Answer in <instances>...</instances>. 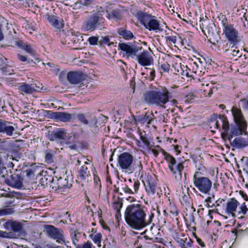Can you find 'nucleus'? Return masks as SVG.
Masks as SVG:
<instances>
[{
	"mask_svg": "<svg viewBox=\"0 0 248 248\" xmlns=\"http://www.w3.org/2000/svg\"><path fill=\"white\" fill-rule=\"evenodd\" d=\"M144 208V206L135 203L130 204L126 207L124 212L125 220L132 228L140 230L146 227L152 222L154 214L151 213L147 219Z\"/></svg>",
	"mask_w": 248,
	"mask_h": 248,
	"instance_id": "f257e3e1",
	"label": "nucleus"
},
{
	"mask_svg": "<svg viewBox=\"0 0 248 248\" xmlns=\"http://www.w3.org/2000/svg\"><path fill=\"white\" fill-rule=\"evenodd\" d=\"M117 167L123 172L140 175L142 171V165L140 160H135L133 156L128 152H124L118 155Z\"/></svg>",
	"mask_w": 248,
	"mask_h": 248,
	"instance_id": "f03ea898",
	"label": "nucleus"
},
{
	"mask_svg": "<svg viewBox=\"0 0 248 248\" xmlns=\"http://www.w3.org/2000/svg\"><path fill=\"white\" fill-rule=\"evenodd\" d=\"M173 97L172 94L166 88L155 89L146 92L143 94L144 101L149 105H155L163 108Z\"/></svg>",
	"mask_w": 248,
	"mask_h": 248,
	"instance_id": "7ed1b4c3",
	"label": "nucleus"
},
{
	"mask_svg": "<svg viewBox=\"0 0 248 248\" xmlns=\"http://www.w3.org/2000/svg\"><path fill=\"white\" fill-rule=\"evenodd\" d=\"M47 137L48 139L52 141H55L60 146L64 145H68L71 149H76L77 145L74 143V138L67 135L65 130L59 129L52 131H48Z\"/></svg>",
	"mask_w": 248,
	"mask_h": 248,
	"instance_id": "20e7f679",
	"label": "nucleus"
},
{
	"mask_svg": "<svg viewBox=\"0 0 248 248\" xmlns=\"http://www.w3.org/2000/svg\"><path fill=\"white\" fill-rule=\"evenodd\" d=\"M136 16L140 23L149 31H154L155 32L163 31V29L160 27V21L156 19L155 16L141 11H139L136 14Z\"/></svg>",
	"mask_w": 248,
	"mask_h": 248,
	"instance_id": "39448f33",
	"label": "nucleus"
},
{
	"mask_svg": "<svg viewBox=\"0 0 248 248\" xmlns=\"http://www.w3.org/2000/svg\"><path fill=\"white\" fill-rule=\"evenodd\" d=\"M105 19L103 15L98 12L91 14L87 19L84 21L82 28L86 31H93L95 30H100L105 25Z\"/></svg>",
	"mask_w": 248,
	"mask_h": 248,
	"instance_id": "423d86ee",
	"label": "nucleus"
},
{
	"mask_svg": "<svg viewBox=\"0 0 248 248\" xmlns=\"http://www.w3.org/2000/svg\"><path fill=\"white\" fill-rule=\"evenodd\" d=\"M193 184L202 193L209 194L212 188V182L207 177L202 176L201 172L196 171L193 175Z\"/></svg>",
	"mask_w": 248,
	"mask_h": 248,
	"instance_id": "0eeeda50",
	"label": "nucleus"
},
{
	"mask_svg": "<svg viewBox=\"0 0 248 248\" xmlns=\"http://www.w3.org/2000/svg\"><path fill=\"white\" fill-rule=\"evenodd\" d=\"M72 186V180L66 174L62 177H55L51 186L58 193H62L67 191Z\"/></svg>",
	"mask_w": 248,
	"mask_h": 248,
	"instance_id": "6e6552de",
	"label": "nucleus"
},
{
	"mask_svg": "<svg viewBox=\"0 0 248 248\" xmlns=\"http://www.w3.org/2000/svg\"><path fill=\"white\" fill-rule=\"evenodd\" d=\"M118 50H121L123 55L127 58L135 59L138 53L142 50V47L130 43H120L118 44Z\"/></svg>",
	"mask_w": 248,
	"mask_h": 248,
	"instance_id": "1a4fd4ad",
	"label": "nucleus"
},
{
	"mask_svg": "<svg viewBox=\"0 0 248 248\" xmlns=\"http://www.w3.org/2000/svg\"><path fill=\"white\" fill-rule=\"evenodd\" d=\"M45 229L47 235L61 244L65 243V236L63 231L52 225H46Z\"/></svg>",
	"mask_w": 248,
	"mask_h": 248,
	"instance_id": "9d476101",
	"label": "nucleus"
},
{
	"mask_svg": "<svg viewBox=\"0 0 248 248\" xmlns=\"http://www.w3.org/2000/svg\"><path fill=\"white\" fill-rule=\"evenodd\" d=\"M231 111L235 124L241 128H247V123L241 109L233 106Z\"/></svg>",
	"mask_w": 248,
	"mask_h": 248,
	"instance_id": "9b49d317",
	"label": "nucleus"
},
{
	"mask_svg": "<svg viewBox=\"0 0 248 248\" xmlns=\"http://www.w3.org/2000/svg\"><path fill=\"white\" fill-rule=\"evenodd\" d=\"M126 11L123 7H116L110 10H106V16L110 21H120L124 17V14Z\"/></svg>",
	"mask_w": 248,
	"mask_h": 248,
	"instance_id": "f8f14e48",
	"label": "nucleus"
},
{
	"mask_svg": "<svg viewBox=\"0 0 248 248\" xmlns=\"http://www.w3.org/2000/svg\"><path fill=\"white\" fill-rule=\"evenodd\" d=\"M164 155L170 171L177 170H184L185 161H177L173 156L166 152L164 153Z\"/></svg>",
	"mask_w": 248,
	"mask_h": 248,
	"instance_id": "ddd939ff",
	"label": "nucleus"
},
{
	"mask_svg": "<svg viewBox=\"0 0 248 248\" xmlns=\"http://www.w3.org/2000/svg\"><path fill=\"white\" fill-rule=\"evenodd\" d=\"M135 59L142 66H151L154 64V59L147 50H143L141 53L139 52Z\"/></svg>",
	"mask_w": 248,
	"mask_h": 248,
	"instance_id": "4468645a",
	"label": "nucleus"
},
{
	"mask_svg": "<svg viewBox=\"0 0 248 248\" xmlns=\"http://www.w3.org/2000/svg\"><path fill=\"white\" fill-rule=\"evenodd\" d=\"M144 186L149 196H154L157 192L156 180L154 176L148 175L146 178V182L144 183Z\"/></svg>",
	"mask_w": 248,
	"mask_h": 248,
	"instance_id": "2eb2a0df",
	"label": "nucleus"
},
{
	"mask_svg": "<svg viewBox=\"0 0 248 248\" xmlns=\"http://www.w3.org/2000/svg\"><path fill=\"white\" fill-rule=\"evenodd\" d=\"M23 178L17 174H12L9 178L4 179V182L8 185L17 188L23 187Z\"/></svg>",
	"mask_w": 248,
	"mask_h": 248,
	"instance_id": "dca6fc26",
	"label": "nucleus"
},
{
	"mask_svg": "<svg viewBox=\"0 0 248 248\" xmlns=\"http://www.w3.org/2000/svg\"><path fill=\"white\" fill-rule=\"evenodd\" d=\"M223 33L229 41L232 43L237 42L238 31L234 28L233 25L223 29Z\"/></svg>",
	"mask_w": 248,
	"mask_h": 248,
	"instance_id": "f3484780",
	"label": "nucleus"
},
{
	"mask_svg": "<svg viewBox=\"0 0 248 248\" xmlns=\"http://www.w3.org/2000/svg\"><path fill=\"white\" fill-rule=\"evenodd\" d=\"M67 78L71 84H77L84 80L86 78V75L82 72L70 71L68 73Z\"/></svg>",
	"mask_w": 248,
	"mask_h": 248,
	"instance_id": "a211bd4d",
	"label": "nucleus"
},
{
	"mask_svg": "<svg viewBox=\"0 0 248 248\" xmlns=\"http://www.w3.org/2000/svg\"><path fill=\"white\" fill-rule=\"evenodd\" d=\"M15 127L11 123L3 119H0V134H5L8 136L13 135Z\"/></svg>",
	"mask_w": 248,
	"mask_h": 248,
	"instance_id": "6ab92c4d",
	"label": "nucleus"
},
{
	"mask_svg": "<svg viewBox=\"0 0 248 248\" xmlns=\"http://www.w3.org/2000/svg\"><path fill=\"white\" fill-rule=\"evenodd\" d=\"M6 228L7 230H11L17 235V238L19 235V233L21 232L23 229V224L17 221H9L6 223Z\"/></svg>",
	"mask_w": 248,
	"mask_h": 248,
	"instance_id": "aec40b11",
	"label": "nucleus"
},
{
	"mask_svg": "<svg viewBox=\"0 0 248 248\" xmlns=\"http://www.w3.org/2000/svg\"><path fill=\"white\" fill-rule=\"evenodd\" d=\"M239 205V202L235 198L231 199L226 204V211L228 215L235 217L237 208Z\"/></svg>",
	"mask_w": 248,
	"mask_h": 248,
	"instance_id": "412c9836",
	"label": "nucleus"
},
{
	"mask_svg": "<svg viewBox=\"0 0 248 248\" xmlns=\"http://www.w3.org/2000/svg\"><path fill=\"white\" fill-rule=\"evenodd\" d=\"M51 117L63 122H66L70 121L74 118L75 114L65 112H52Z\"/></svg>",
	"mask_w": 248,
	"mask_h": 248,
	"instance_id": "4be33fe9",
	"label": "nucleus"
},
{
	"mask_svg": "<svg viewBox=\"0 0 248 248\" xmlns=\"http://www.w3.org/2000/svg\"><path fill=\"white\" fill-rule=\"evenodd\" d=\"M15 44L19 48L25 51L32 56L36 55V51L31 45H29L22 40H16Z\"/></svg>",
	"mask_w": 248,
	"mask_h": 248,
	"instance_id": "5701e85b",
	"label": "nucleus"
},
{
	"mask_svg": "<svg viewBox=\"0 0 248 248\" xmlns=\"http://www.w3.org/2000/svg\"><path fill=\"white\" fill-rule=\"evenodd\" d=\"M39 89V87H38L35 84H29L26 83H23L18 87V89L20 91L26 94H31L34 92L38 91Z\"/></svg>",
	"mask_w": 248,
	"mask_h": 248,
	"instance_id": "b1692460",
	"label": "nucleus"
},
{
	"mask_svg": "<svg viewBox=\"0 0 248 248\" xmlns=\"http://www.w3.org/2000/svg\"><path fill=\"white\" fill-rule=\"evenodd\" d=\"M118 34L126 40H130L135 38L133 33L125 28L121 27L117 30Z\"/></svg>",
	"mask_w": 248,
	"mask_h": 248,
	"instance_id": "393cba45",
	"label": "nucleus"
},
{
	"mask_svg": "<svg viewBox=\"0 0 248 248\" xmlns=\"http://www.w3.org/2000/svg\"><path fill=\"white\" fill-rule=\"evenodd\" d=\"M219 119L222 123V127L224 132L221 133L223 139H225V137L228 135V132L229 130V124L227 117L224 115H221L219 116Z\"/></svg>",
	"mask_w": 248,
	"mask_h": 248,
	"instance_id": "a878e982",
	"label": "nucleus"
},
{
	"mask_svg": "<svg viewBox=\"0 0 248 248\" xmlns=\"http://www.w3.org/2000/svg\"><path fill=\"white\" fill-rule=\"evenodd\" d=\"M246 129V128H241L240 126L236 125V126H234L231 128L230 133H228V135H227L226 137H225V139H227L229 141L231 142L233 136L241 134Z\"/></svg>",
	"mask_w": 248,
	"mask_h": 248,
	"instance_id": "bb28decb",
	"label": "nucleus"
},
{
	"mask_svg": "<svg viewBox=\"0 0 248 248\" xmlns=\"http://www.w3.org/2000/svg\"><path fill=\"white\" fill-rule=\"evenodd\" d=\"M230 142L232 146L237 148H242L248 145V141L241 137L236 138Z\"/></svg>",
	"mask_w": 248,
	"mask_h": 248,
	"instance_id": "cd10ccee",
	"label": "nucleus"
},
{
	"mask_svg": "<svg viewBox=\"0 0 248 248\" xmlns=\"http://www.w3.org/2000/svg\"><path fill=\"white\" fill-rule=\"evenodd\" d=\"M141 74L142 76L146 75L145 78H148L150 80H153L155 77V72L153 68L145 67Z\"/></svg>",
	"mask_w": 248,
	"mask_h": 248,
	"instance_id": "c85d7f7f",
	"label": "nucleus"
},
{
	"mask_svg": "<svg viewBox=\"0 0 248 248\" xmlns=\"http://www.w3.org/2000/svg\"><path fill=\"white\" fill-rule=\"evenodd\" d=\"M140 139L142 143H143V146L140 145V141H138V145L140 147L142 146L143 148H145L148 150H151L152 145L151 143V141L146 136L141 135L140 136Z\"/></svg>",
	"mask_w": 248,
	"mask_h": 248,
	"instance_id": "c756f323",
	"label": "nucleus"
},
{
	"mask_svg": "<svg viewBox=\"0 0 248 248\" xmlns=\"http://www.w3.org/2000/svg\"><path fill=\"white\" fill-rule=\"evenodd\" d=\"M54 178H55L52 177L49 175H45L40 179V184L44 187L46 186H47L48 185H49V186L51 187V184H52L53 180H54Z\"/></svg>",
	"mask_w": 248,
	"mask_h": 248,
	"instance_id": "7c9ffc66",
	"label": "nucleus"
},
{
	"mask_svg": "<svg viewBox=\"0 0 248 248\" xmlns=\"http://www.w3.org/2000/svg\"><path fill=\"white\" fill-rule=\"evenodd\" d=\"M248 211V208L245 202H243L238 209L237 210L236 213V216H237L239 218L242 219L244 217V216L247 214Z\"/></svg>",
	"mask_w": 248,
	"mask_h": 248,
	"instance_id": "2f4dec72",
	"label": "nucleus"
},
{
	"mask_svg": "<svg viewBox=\"0 0 248 248\" xmlns=\"http://www.w3.org/2000/svg\"><path fill=\"white\" fill-rule=\"evenodd\" d=\"M69 232L73 243L76 246L81 236V233L74 229H70Z\"/></svg>",
	"mask_w": 248,
	"mask_h": 248,
	"instance_id": "473e14b6",
	"label": "nucleus"
},
{
	"mask_svg": "<svg viewBox=\"0 0 248 248\" xmlns=\"http://www.w3.org/2000/svg\"><path fill=\"white\" fill-rule=\"evenodd\" d=\"M79 176L82 180H86L89 174L88 168L85 166H82L78 170Z\"/></svg>",
	"mask_w": 248,
	"mask_h": 248,
	"instance_id": "72a5a7b5",
	"label": "nucleus"
},
{
	"mask_svg": "<svg viewBox=\"0 0 248 248\" xmlns=\"http://www.w3.org/2000/svg\"><path fill=\"white\" fill-rule=\"evenodd\" d=\"M90 237L98 247L101 246L102 234L101 233H97L96 234H91Z\"/></svg>",
	"mask_w": 248,
	"mask_h": 248,
	"instance_id": "f704fd0d",
	"label": "nucleus"
},
{
	"mask_svg": "<svg viewBox=\"0 0 248 248\" xmlns=\"http://www.w3.org/2000/svg\"><path fill=\"white\" fill-rule=\"evenodd\" d=\"M128 182L131 188H132V191L134 194H136L138 192L139 189L140 183L138 180L132 181L131 179H128Z\"/></svg>",
	"mask_w": 248,
	"mask_h": 248,
	"instance_id": "c9c22d12",
	"label": "nucleus"
},
{
	"mask_svg": "<svg viewBox=\"0 0 248 248\" xmlns=\"http://www.w3.org/2000/svg\"><path fill=\"white\" fill-rule=\"evenodd\" d=\"M0 236L5 238H16L17 235L12 232H6L0 230Z\"/></svg>",
	"mask_w": 248,
	"mask_h": 248,
	"instance_id": "e433bc0d",
	"label": "nucleus"
},
{
	"mask_svg": "<svg viewBox=\"0 0 248 248\" xmlns=\"http://www.w3.org/2000/svg\"><path fill=\"white\" fill-rule=\"evenodd\" d=\"M110 39L109 36H102L101 39L98 41V44L102 46V45H108V46L111 45V43H109Z\"/></svg>",
	"mask_w": 248,
	"mask_h": 248,
	"instance_id": "4c0bfd02",
	"label": "nucleus"
},
{
	"mask_svg": "<svg viewBox=\"0 0 248 248\" xmlns=\"http://www.w3.org/2000/svg\"><path fill=\"white\" fill-rule=\"evenodd\" d=\"M205 17V19H204L203 17L202 18L201 17H200V26L202 31H203L204 29H206L207 27V24H208L209 22V20L207 18L206 16Z\"/></svg>",
	"mask_w": 248,
	"mask_h": 248,
	"instance_id": "58836bf2",
	"label": "nucleus"
},
{
	"mask_svg": "<svg viewBox=\"0 0 248 248\" xmlns=\"http://www.w3.org/2000/svg\"><path fill=\"white\" fill-rule=\"evenodd\" d=\"M183 170H176L171 171L176 181L178 182L181 180L182 177V172Z\"/></svg>",
	"mask_w": 248,
	"mask_h": 248,
	"instance_id": "ea45409f",
	"label": "nucleus"
},
{
	"mask_svg": "<svg viewBox=\"0 0 248 248\" xmlns=\"http://www.w3.org/2000/svg\"><path fill=\"white\" fill-rule=\"evenodd\" d=\"M53 152L51 149H47L46 151L45 160L48 163H51L53 161Z\"/></svg>",
	"mask_w": 248,
	"mask_h": 248,
	"instance_id": "a19ab883",
	"label": "nucleus"
},
{
	"mask_svg": "<svg viewBox=\"0 0 248 248\" xmlns=\"http://www.w3.org/2000/svg\"><path fill=\"white\" fill-rule=\"evenodd\" d=\"M239 105L241 106L242 108L244 110L248 109V96L242 99H241L239 101Z\"/></svg>",
	"mask_w": 248,
	"mask_h": 248,
	"instance_id": "79ce46f5",
	"label": "nucleus"
},
{
	"mask_svg": "<svg viewBox=\"0 0 248 248\" xmlns=\"http://www.w3.org/2000/svg\"><path fill=\"white\" fill-rule=\"evenodd\" d=\"M170 69V65L167 62H165L162 63L159 68L161 73L169 72Z\"/></svg>",
	"mask_w": 248,
	"mask_h": 248,
	"instance_id": "37998d69",
	"label": "nucleus"
},
{
	"mask_svg": "<svg viewBox=\"0 0 248 248\" xmlns=\"http://www.w3.org/2000/svg\"><path fill=\"white\" fill-rule=\"evenodd\" d=\"M112 206L114 210L119 213V210L122 208L123 202L120 201H115L113 202Z\"/></svg>",
	"mask_w": 248,
	"mask_h": 248,
	"instance_id": "c03bdc74",
	"label": "nucleus"
},
{
	"mask_svg": "<svg viewBox=\"0 0 248 248\" xmlns=\"http://www.w3.org/2000/svg\"><path fill=\"white\" fill-rule=\"evenodd\" d=\"M196 96L193 93H188L186 96L185 102L187 103H192L195 99Z\"/></svg>",
	"mask_w": 248,
	"mask_h": 248,
	"instance_id": "a18cd8bd",
	"label": "nucleus"
},
{
	"mask_svg": "<svg viewBox=\"0 0 248 248\" xmlns=\"http://www.w3.org/2000/svg\"><path fill=\"white\" fill-rule=\"evenodd\" d=\"M88 41L90 45L94 46L97 45L98 43V37L92 36L88 39Z\"/></svg>",
	"mask_w": 248,
	"mask_h": 248,
	"instance_id": "49530a36",
	"label": "nucleus"
},
{
	"mask_svg": "<svg viewBox=\"0 0 248 248\" xmlns=\"http://www.w3.org/2000/svg\"><path fill=\"white\" fill-rule=\"evenodd\" d=\"M131 186H130L129 184L125 185L123 187V190L125 193L128 194H134L132 191V188L130 187Z\"/></svg>",
	"mask_w": 248,
	"mask_h": 248,
	"instance_id": "de8ad7c7",
	"label": "nucleus"
},
{
	"mask_svg": "<svg viewBox=\"0 0 248 248\" xmlns=\"http://www.w3.org/2000/svg\"><path fill=\"white\" fill-rule=\"evenodd\" d=\"M76 248H95L92 243L89 241L84 243L82 245H78Z\"/></svg>",
	"mask_w": 248,
	"mask_h": 248,
	"instance_id": "09e8293b",
	"label": "nucleus"
},
{
	"mask_svg": "<svg viewBox=\"0 0 248 248\" xmlns=\"http://www.w3.org/2000/svg\"><path fill=\"white\" fill-rule=\"evenodd\" d=\"M193 241L189 238H185V246L183 248H191L193 245Z\"/></svg>",
	"mask_w": 248,
	"mask_h": 248,
	"instance_id": "8fccbe9b",
	"label": "nucleus"
},
{
	"mask_svg": "<svg viewBox=\"0 0 248 248\" xmlns=\"http://www.w3.org/2000/svg\"><path fill=\"white\" fill-rule=\"evenodd\" d=\"M77 118L79 121H80L82 123L87 124H88V121L86 119L85 115L83 114H78L77 115Z\"/></svg>",
	"mask_w": 248,
	"mask_h": 248,
	"instance_id": "3c124183",
	"label": "nucleus"
},
{
	"mask_svg": "<svg viewBox=\"0 0 248 248\" xmlns=\"http://www.w3.org/2000/svg\"><path fill=\"white\" fill-rule=\"evenodd\" d=\"M53 27L55 28L56 29L60 30L63 28V21H59L57 19V21H56L53 25H52Z\"/></svg>",
	"mask_w": 248,
	"mask_h": 248,
	"instance_id": "603ef678",
	"label": "nucleus"
},
{
	"mask_svg": "<svg viewBox=\"0 0 248 248\" xmlns=\"http://www.w3.org/2000/svg\"><path fill=\"white\" fill-rule=\"evenodd\" d=\"M29 178H32L34 176V170L31 169H27L23 172Z\"/></svg>",
	"mask_w": 248,
	"mask_h": 248,
	"instance_id": "864d4df0",
	"label": "nucleus"
},
{
	"mask_svg": "<svg viewBox=\"0 0 248 248\" xmlns=\"http://www.w3.org/2000/svg\"><path fill=\"white\" fill-rule=\"evenodd\" d=\"M165 39L167 41H169L173 44H175L177 40L176 37L173 35L166 36Z\"/></svg>",
	"mask_w": 248,
	"mask_h": 248,
	"instance_id": "5fc2aeb1",
	"label": "nucleus"
},
{
	"mask_svg": "<svg viewBox=\"0 0 248 248\" xmlns=\"http://www.w3.org/2000/svg\"><path fill=\"white\" fill-rule=\"evenodd\" d=\"M175 240L177 243L178 244L179 246L181 248H183V247L185 246L184 244L185 242V238L182 239L179 237H177Z\"/></svg>",
	"mask_w": 248,
	"mask_h": 248,
	"instance_id": "6e6d98bb",
	"label": "nucleus"
},
{
	"mask_svg": "<svg viewBox=\"0 0 248 248\" xmlns=\"http://www.w3.org/2000/svg\"><path fill=\"white\" fill-rule=\"evenodd\" d=\"M8 68V65L5 64V63H3L1 64H0V69L2 72L4 73L5 75L10 74L9 73H8V71L7 70Z\"/></svg>",
	"mask_w": 248,
	"mask_h": 248,
	"instance_id": "4d7b16f0",
	"label": "nucleus"
},
{
	"mask_svg": "<svg viewBox=\"0 0 248 248\" xmlns=\"http://www.w3.org/2000/svg\"><path fill=\"white\" fill-rule=\"evenodd\" d=\"M47 20L52 26L53 24L57 21V18L54 16H47Z\"/></svg>",
	"mask_w": 248,
	"mask_h": 248,
	"instance_id": "13d9d810",
	"label": "nucleus"
},
{
	"mask_svg": "<svg viewBox=\"0 0 248 248\" xmlns=\"http://www.w3.org/2000/svg\"><path fill=\"white\" fill-rule=\"evenodd\" d=\"M150 115H148L146 114L143 118L141 120V121L142 123H145L147 122L148 124H151L152 122V119L149 118Z\"/></svg>",
	"mask_w": 248,
	"mask_h": 248,
	"instance_id": "bf43d9fd",
	"label": "nucleus"
},
{
	"mask_svg": "<svg viewBox=\"0 0 248 248\" xmlns=\"http://www.w3.org/2000/svg\"><path fill=\"white\" fill-rule=\"evenodd\" d=\"M92 2V0H80L79 3L82 6L90 5Z\"/></svg>",
	"mask_w": 248,
	"mask_h": 248,
	"instance_id": "052dcab7",
	"label": "nucleus"
},
{
	"mask_svg": "<svg viewBox=\"0 0 248 248\" xmlns=\"http://www.w3.org/2000/svg\"><path fill=\"white\" fill-rule=\"evenodd\" d=\"M228 51L229 52L230 55H232L233 57L237 56L239 53V50L231 49L230 50H228Z\"/></svg>",
	"mask_w": 248,
	"mask_h": 248,
	"instance_id": "680f3d73",
	"label": "nucleus"
},
{
	"mask_svg": "<svg viewBox=\"0 0 248 248\" xmlns=\"http://www.w3.org/2000/svg\"><path fill=\"white\" fill-rule=\"evenodd\" d=\"M11 209H5L4 210H0V216H3L6 215L10 214L11 212Z\"/></svg>",
	"mask_w": 248,
	"mask_h": 248,
	"instance_id": "e2e57ef3",
	"label": "nucleus"
},
{
	"mask_svg": "<svg viewBox=\"0 0 248 248\" xmlns=\"http://www.w3.org/2000/svg\"><path fill=\"white\" fill-rule=\"evenodd\" d=\"M17 59L22 62H25L28 61V58L26 56L22 55L20 54H17Z\"/></svg>",
	"mask_w": 248,
	"mask_h": 248,
	"instance_id": "0e129e2a",
	"label": "nucleus"
},
{
	"mask_svg": "<svg viewBox=\"0 0 248 248\" xmlns=\"http://www.w3.org/2000/svg\"><path fill=\"white\" fill-rule=\"evenodd\" d=\"M220 22L222 25L223 29H224L231 25V24L228 23V20L226 17L224 20L221 21Z\"/></svg>",
	"mask_w": 248,
	"mask_h": 248,
	"instance_id": "69168bd1",
	"label": "nucleus"
},
{
	"mask_svg": "<svg viewBox=\"0 0 248 248\" xmlns=\"http://www.w3.org/2000/svg\"><path fill=\"white\" fill-rule=\"evenodd\" d=\"M223 201H224L223 199H219L217 201H216L215 203H212V204L211 205V206L215 207H217V206H219Z\"/></svg>",
	"mask_w": 248,
	"mask_h": 248,
	"instance_id": "338daca9",
	"label": "nucleus"
},
{
	"mask_svg": "<svg viewBox=\"0 0 248 248\" xmlns=\"http://www.w3.org/2000/svg\"><path fill=\"white\" fill-rule=\"evenodd\" d=\"M4 38L3 33V29L2 28V25L0 23V42L2 41Z\"/></svg>",
	"mask_w": 248,
	"mask_h": 248,
	"instance_id": "774afa93",
	"label": "nucleus"
}]
</instances>
